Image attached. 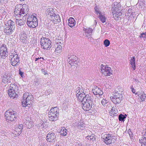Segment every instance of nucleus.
<instances>
[{"label":"nucleus","instance_id":"nucleus-1","mask_svg":"<svg viewBox=\"0 0 146 146\" xmlns=\"http://www.w3.org/2000/svg\"><path fill=\"white\" fill-rule=\"evenodd\" d=\"M28 11V7L27 5H24L22 6L21 4H18L15 6V14L16 16H24L27 15Z\"/></svg>","mask_w":146,"mask_h":146},{"label":"nucleus","instance_id":"nucleus-2","mask_svg":"<svg viewBox=\"0 0 146 146\" xmlns=\"http://www.w3.org/2000/svg\"><path fill=\"white\" fill-rule=\"evenodd\" d=\"M15 23L11 20L5 23L4 27V32L7 35H11L15 28Z\"/></svg>","mask_w":146,"mask_h":146},{"label":"nucleus","instance_id":"nucleus-3","mask_svg":"<svg viewBox=\"0 0 146 146\" xmlns=\"http://www.w3.org/2000/svg\"><path fill=\"white\" fill-rule=\"evenodd\" d=\"M48 116L50 121H54L57 120L59 116L58 108L55 107L51 108L49 112Z\"/></svg>","mask_w":146,"mask_h":146},{"label":"nucleus","instance_id":"nucleus-4","mask_svg":"<svg viewBox=\"0 0 146 146\" xmlns=\"http://www.w3.org/2000/svg\"><path fill=\"white\" fill-rule=\"evenodd\" d=\"M22 103L23 107H26L31 104L33 102V97L32 95H29L28 92H25L23 96Z\"/></svg>","mask_w":146,"mask_h":146},{"label":"nucleus","instance_id":"nucleus-5","mask_svg":"<svg viewBox=\"0 0 146 146\" xmlns=\"http://www.w3.org/2000/svg\"><path fill=\"white\" fill-rule=\"evenodd\" d=\"M8 94L10 98H14L18 96V89L17 86L11 84L8 90Z\"/></svg>","mask_w":146,"mask_h":146},{"label":"nucleus","instance_id":"nucleus-6","mask_svg":"<svg viewBox=\"0 0 146 146\" xmlns=\"http://www.w3.org/2000/svg\"><path fill=\"white\" fill-rule=\"evenodd\" d=\"M27 23L29 27L34 28L38 25L37 19L34 15H30L27 18Z\"/></svg>","mask_w":146,"mask_h":146},{"label":"nucleus","instance_id":"nucleus-7","mask_svg":"<svg viewBox=\"0 0 146 146\" xmlns=\"http://www.w3.org/2000/svg\"><path fill=\"white\" fill-rule=\"evenodd\" d=\"M76 96L78 97V101L83 103V102H85L87 101V99L89 98L90 95L89 94H87L84 96V94H83L82 92L80 91V87H78L76 89Z\"/></svg>","mask_w":146,"mask_h":146},{"label":"nucleus","instance_id":"nucleus-8","mask_svg":"<svg viewBox=\"0 0 146 146\" xmlns=\"http://www.w3.org/2000/svg\"><path fill=\"white\" fill-rule=\"evenodd\" d=\"M40 43L42 47L44 49L49 50L51 47V42L49 38L42 37Z\"/></svg>","mask_w":146,"mask_h":146},{"label":"nucleus","instance_id":"nucleus-9","mask_svg":"<svg viewBox=\"0 0 146 146\" xmlns=\"http://www.w3.org/2000/svg\"><path fill=\"white\" fill-rule=\"evenodd\" d=\"M17 114L15 111L12 110H9L5 113L6 120L11 121H14L16 119Z\"/></svg>","mask_w":146,"mask_h":146},{"label":"nucleus","instance_id":"nucleus-10","mask_svg":"<svg viewBox=\"0 0 146 146\" xmlns=\"http://www.w3.org/2000/svg\"><path fill=\"white\" fill-rule=\"evenodd\" d=\"M88 100L86 102H83L82 104V108L83 110L86 111L90 110L92 108V104L93 99L91 96L87 99Z\"/></svg>","mask_w":146,"mask_h":146},{"label":"nucleus","instance_id":"nucleus-11","mask_svg":"<svg viewBox=\"0 0 146 146\" xmlns=\"http://www.w3.org/2000/svg\"><path fill=\"white\" fill-rule=\"evenodd\" d=\"M101 72L105 76H109L112 75V70L111 68L107 65L101 64L100 66Z\"/></svg>","mask_w":146,"mask_h":146},{"label":"nucleus","instance_id":"nucleus-12","mask_svg":"<svg viewBox=\"0 0 146 146\" xmlns=\"http://www.w3.org/2000/svg\"><path fill=\"white\" fill-rule=\"evenodd\" d=\"M10 58H11V65L14 66L19 65L20 64L19 57L17 54L11 53Z\"/></svg>","mask_w":146,"mask_h":146},{"label":"nucleus","instance_id":"nucleus-13","mask_svg":"<svg viewBox=\"0 0 146 146\" xmlns=\"http://www.w3.org/2000/svg\"><path fill=\"white\" fill-rule=\"evenodd\" d=\"M16 21V24L17 27H23L25 24L26 19V15L24 16H15Z\"/></svg>","mask_w":146,"mask_h":146},{"label":"nucleus","instance_id":"nucleus-14","mask_svg":"<svg viewBox=\"0 0 146 146\" xmlns=\"http://www.w3.org/2000/svg\"><path fill=\"white\" fill-rule=\"evenodd\" d=\"M8 56L7 47L5 44L0 46V56L2 58H4Z\"/></svg>","mask_w":146,"mask_h":146},{"label":"nucleus","instance_id":"nucleus-15","mask_svg":"<svg viewBox=\"0 0 146 146\" xmlns=\"http://www.w3.org/2000/svg\"><path fill=\"white\" fill-rule=\"evenodd\" d=\"M92 91L97 97H99L103 94V92L97 86H95L92 89Z\"/></svg>","mask_w":146,"mask_h":146},{"label":"nucleus","instance_id":"nucleus-16","mask_svg":"<svg viewBox=\"0 0 146 146\" xmlns=\"http://www.w3.org/2000/svg\"><path fill=\"white\" fill-rule=\"evenodd\" d=\"M104 141L106 144H110L112 142V138L110 134H106L102 137Z\"/></svg>","mask_w":146,"mask_h":146},{"label":"nucleus","instance_id":"nucleus-17","mask_svg":"<svg viewBox=\"0 0 146 146\" xmlns=\"http://www.w3.org/2000/svg\"><path fill=\"white\" fill-rule=\"evenodd\" d=\"M54 10L52 8H50L47 9L46 11V15L47 18L50 20L52 19V18H53V16L55 15Z\"/></svg>","mask_w":146,"mask_h":146},{"label":"nucleus","instance_id":"nucleus-18","mask_svg":"<svg viewBox=\"0 0 146 146\" xmlns=\"http://www.w3.org/2000/svg\"><path fill=\"white\" fill-rule=\"evenodd\" d=\"M77 57L73 55L71 56H68V58L67 59V61L71 65L74 64L77 65Z\"/></svg>","mask_w":146,"mask_h":146},{"label":"nucleus","instance_id":"nucleus-19","mask_svg":"<svg viewBox=\"0 0 146 146\" xmlns=\"http://www.w3.org/2000/svg\"><path fill=\"white\" fill-rule=\"evenodd\" d=\"M47 141L49 142H53L56 138V136L55 133H53L49 132L47 135L46 137Z\"/></svg>","mask_w":146,"mask_h":146},{"label":"nucleus","instance_id":"nucleus-20","mask_svg":"<svg viewBox=\"0 0 146 146\" xmlns=\"http://www.w3.org/2000/svg\"><path fill=\"white\" fill-rule=\"evenodd\" d=\"M83 31H84V35L87 36L88 38H90L91 37L93 29L90 28H84Z\"/></svg>","mask_w":146,"mask_h":146},{"label":"nucleus","instance_id":"nucleus-21","mask_svg":"<svg viewBox=\"0 0 146 146\" xmlns=\"http://www.w3.org/2000/svg\"><path fill=\"white\" fill-rule=\"evenodd\" d=\"M120 5L118 4H117L116 5L114 4V5L112 7V13L113 15L117 13V12H119L120 10Z\"/></svg>","mask_w":146,"mask_h":146},{"label":"nucleus","instance_id":"nucleus-22","mask_svg":"<svg viewBox=\"0 0 146 146\" xmlns=\"http://www.w3.org/2000/svg\"><path fill=\"white\" fill-rule=\"evenodd\" d=\"M55 47L56 48L54 51L55 53L58 54L61 52L62 46L60 44L57 43L55 45Z\"/></svg>","mask_w":146,"mask_h":146},{"label":"nucleus","instance_id":"nucleus-23","mask_svg":"<svg viewBox=\"0 0 146 146\" xmlns=\"http://www.w3.org/2000/svg\"><path fill=\"white\" fill-rule=\"evenodd\" d=\"M68 21V25L70 27H72L75 25L76 24V22L74 18L72 17H70L69 18Z\"/></svg>","mask_w":146,"mask_h":146},{"label":"nucleus","instance_id":"nucleus-24","mask_svg":"<svg viewBox=\"0 0 146 146\" xmlns=\"http://www.w3.org/2000/svg\"><path fill=\"white\" fill-rule=\"evenodd\" d=\"M9 78L10 77L8 74H4L3 76L1 77V82L5 84L7 83Z\"/></svg>","mask_w":146,"mask_h":146},{"label":"nucleus","instance_id":"nucleus-25","mask_svg":"<svg viewBox=\"0 0 146 146\" xmlns=\"http://www.w3.org/2000/svg\"><path fill=\"white\" fill-rule=\"evenodd\" d=\"M50 20L53 21L54 23H57L60 21V19L59 15L55 14L53 16V18H52V19H50Z\"/></svg>","mask_w":146,"mask_h":146},{"label":"nucleus","instance_id":"nucleus-26","mask_svg":"<svg viewBox=\"0 0 146 146\" xmlns=\"http://www.w3.org/2000/svg\"><path fill=\"white\" fill-rule=\"evenodd\" d=\"M130 63L131 65V67L133 68V70H135L136 68L135 56H133L132 58L131 57V59L130 60Z\"/></svg>","mask_w":146,"mask_h":146},{"label":"nucleus","instance_id":"nucleus-27","mask_svg":"<svg viewBox=\"0 0 146 146\" xmlns=\"http://www.w3.org/2000/svg\"><path fill=\"white\" fill-rule=\"evenodd\" d=\"M23 129V125L20 124L18 126H16L15 127V131L18 133V134H20L22 132Z\"/></svg>","mask_w":146,"mask_h":146},{"label":"nucleus","instance_id":"nucleus-28","mask_svg":"<svg viewBox=\"0 0 146 146\" xmlns=\"http://www.w3.org/2000/svg\"><path fill=\"white\" fill-rule=\"evenodd\" d=\"M139 142L141 144V146H146V136H143L139 139Z\"/></svg>","mask_w":146,"mask_h":146},{"label":"nucleus","instance_id":"nucleus-29","mask_svg":"<svg viewBox=\"0 0 146 146\" xmlns=\"http://www.w3.org/2000/svg\"><path fill=\"white\" fill-rule=\"evenodd\" d=\"M110 113L111 115L113 117L114 116H115L117 115L118 112L117 109H115L113 108H111L110 111Z\"/></svg>","mask_w":146,"mask_h":146},{"label":"nucleus","instance_id":"nucleus-30","mask_svg":"<svg viewBox=\"0 0 146 146\" xmlns=\"http://www.w3.org/2000/svg\"><path fill=\"white\" fill-rule=\"evenodd\" d=\"M112 101L115 104H119L122 100L121 98H112L111 99Z\"/></svg>","mask_w":146,"mask_h":146},{"label":"nucleus","instance_id":"nucleus-31","mask_svg":"<svg viewBox=\"0 0 146 146\" xmlns=\"http://www.w3.org/2000/svg\"><path fill=\"white\" fill-rule=\"evenodd\" d=\"M138 96L140 97L141 101H143L145 100L146 98V95L144 92H141V93Z\"/></svg>","mask_w":146,"mask_h":146},{"label":"nucleus","instance_id":"nucleus-32","mask_svg":"<svg viewBox=\"0 0 146 146\" xmlns=\"http://www.w3.org/2000/svg\"><path fill=\"white\" fill-rule=\"evenodd\" d=\"M67 131L65 128L63 127H61L60 132L61 135L65 136L66 135Z\"/></svg>","mask_w":146,"mask_h":146},{"label":"nucleus","instance_id":"nucleus-33","mask_svg":"<svg viewBox=\"0 0 146 146\" xmlns=\"http://www.w3.org/2000/svg\"><path fill=\"white\" fill-rule=\"evenodd\" d=\"M99 18L102 23H104L106 22V18L104 15H102L101 14H100V15H99Z\"/></svg>","mask_w":146,"mask_h":146},{"label":"nucleus","instance_id":"nucleus-34","mask_svg":"<svg viewBox=\"0 0 146 146\" xmlns=\"http://www.w3.org/2000/svg\"><path fill=\"white\" fill-rule=\"evenodd\" d=\"M127 116L126 114L123 115L122 114H120L119 116V121H124V119L126 118Z\"/></svg>","mask_w":146,"mask_h":146},{"label":"nucleus","instance_id":"nucleus-35","mask_svg":"<svg viewBox=\"0 0 146 146\" xmlns=\"http://www.w3.org/2000/svg\"><path fill=\"white\" fill-rule=\"evenodd\" d=\"M78 127L81 129H83L82 128L84 127L85 124L83 122L82 120H80L78 124Z\"/></svg>","mask_w":146,"mask_h":146},{"label":"nucleus","instance_id":"nucleus-36","mask_svg":"<svg viewBox=\"0 0 146 146\" xmlns=\"http://www.w3.org/2000/svg\"><path fill=\"white\" fill-rule=\"evenodd\" d=\"M26 125L27 126V127L29 129H30L34 125V123L33 122L31 121H28L26 123Z\"/></svg>","mask_w":146,"mask_h":146},{"label":"nucleus","instance_id":"nucleus-37","mask_svg":"<svg viewBox=\"0 0 146 146\" xmlns=\"http://www.w3.org/2000/svg\"><path fill=\"white\" fill-rule=\"evenodd\" d=\"M104 43L105 47H108L110 45V42L108 39H106L104 41Z\"/></svg>","mask_w":146,"mask_h":146},{"label":"nucleus","instance_id":"nucleus-38","mask_svg":"<svg viewBox=\"0 0 146 146\" xmlns=\"http://www.w3.org/2000/svg\"><path fill=\"white\" fill-rule=\"evenodd\" d=\"M86 138L87 139L91 140L92 141H94L95 140V136L93 135H92L90 136H87L86 137Z\"/></svg>","mask_w":146,"mask_h":146},{"label":"nucleus","instance_id":"nucleus-39","mask_svg":"<svg viewBox=\"0 0 146 146\" xmlns=\"http://www.w3.org/2000/svg\"><path fill=\"white\" fill-rule=\"evenodd\" d=\"M80 92H82V93L83 94H84V96H85L86 95H87V94H88V92H87V91H88L89 90L88 89H86V90H84L83 89H80Z\"/></svg>","mask_w":146,"mask_h":146},{"label":"nucleus","instance_id":"nucleus-40","mask_svg":"<svg viewBox=\"0 0 146 146\" xmlns=\"http://www.w3.org/2000/svg\"><path fill=\"white\" fill-rule=\"evenodd\" d=\"M26 36L24 34L22 35L20 38V40L21 42H25L26 40Z\"/></svg>","mask_w":146,"mask_h":146},{"label":"nucleus","instance_id":"nucleus-41","mask_svg":"<svg viewBox=\"0 0 146 146\" xmlns=\"http://www.w3.org/2000/svg\"><path fill=\"white\" fill-rule=\"evenodd\" d=\"M101 102L103 106H105L108 102L106 100L103 99L102 100Z\"/></svg>","mask_w":146,"mask_h":146},{"label":"nucleus","instance_id":"nucleus-42","mask_svg":"<svg viewBox=\"0 0 146 146\" xmlns=\"http://www.w3.org/2000/svg\"><path fill=\"white\" fill-rule=\"evenodd\" d=\"M94 9L96 12V14H99V15H100V14H101V13L100 12L99 10V9L97 7H95L94 8Z\"/></svg>","mask_w":146,"mask_h":146},{"label":"nucleus","instance_id":"nucleus-43","mask_svg":"<svg viewBox=\"0 0 146 146\" xmlns=\"http://www.w3.org/2000/svg\"><path fill=\"white\" fill-rule=\"evenodd\" d=\"M119 94H120L119 93L117 92H115L113 96V97L111 96V97H110V98L111 99V98H116V96H117Z\"/></svg>","mask_w":146,"mask_h":146},{"label":"nucleus","instance_id":"nucleus-44","mask_svg":"<svg viewBox=\"0 0 146 146\" xmlns=\"http://www.w3.org/2000/svg\"><path fill=\"white\" fill-rule=\"evenodd\" d=\"M145 36H146V33H143L141 34L139 36V37L140 38L141 37H145Z\"/></svg>","mask_w":146,"mask_h":146},{"label":"nucleus","instance_id":"nucleus-45","mask_svg":"<svg viewBox=\"0 0 146 146\" xmlns=\"http://www.w3.org/2000/svg\"><path fill=\"white\" fill-rule=\"evenodd\" d=\"M142 134L143 136H144V137L146 136V128L145 129L143 130Z\"/></svg>","mask_w":146,"mask_h":146},{"label":"nucleus","instance_id":"nucleus-46","mask_svg":"<svg viewBox=\"0 0 146 146\" xmlns=\"http://www.w3.org/2000/svg\"><path fill=\"white\" fill-rule=\"evenodd\" d=\"M19 74L22 77H23V76H24L23 75V72H22L20 70V69L19 70Z\"/></svg>","mask_w":146,"mask_h":146},{"label":"nucleus","instance_id":"nucleus-47","mask_svg":"<svg viewBox=\"0 0 146 146\" xmlns=\"http://www.w3.org/2000/svg\"><path fill=\"white\" fill-rule=\"evenodd\" d=\"M6 2V0H0V4H3Z\"/></svg>","mask_w":146,"mask_h":146},{"label":"nucleus","instance_id":"nucleus-48","mask_svg":"<svg viewBox=\"0 0 146 146\" xmlns=\"http://www.w3.org/2000/svg\"><path fill=\"white\" fill-rule=\"evenodd\" d=\"M133 86L131 87V90L132 92L133 93H135V90L134 89V88L133 87Z\"/></svg>","mask_w":146,"mask_h":146},{"label":"nucleus","instance_id":"nucleus-49","mask_svg":"<svg viewBox=\"0 0 146 146\" xmlns=\"http://www.w3.org/2000/svg\"><path fill=\"white\" fill-rule=\"evenodd\" d=\"M40 84V82L38 79H37L35 81V84L36 85H38Z\"/></svg>","mask_w":146,"mask_h":146},{"label":"nucleus","instance_id":"nucleus-50","mask_svg":"<svg viewBox=\"0 0 146 146\" xmlns=\"http://www.w3.org/2000/svg\"><path fill=\"white\" fill-rule=\"evenodd\" d=\"M116 98H121V99H122V95L121 94H120L119 95H118L117 96H116Z\"/></svg>","mask_w":146,"mask_h":146},{"label":"nucleus","instance_id":"nucleus-51","mask_svg":"<svg viewBox=\"0 0 146 146\" xmlns=\"http://www.w3.org/2000/svg\"><path fill=\"white\" fill-rule=\"evenodd\" d=\"M45 125V124L44 123H42V124H40V125H39V126H40V127H41L42 126V127H44V125Z\"/></svg>","mask_w":146,"mask_h":146},{"label":"nucleus","instance_id":"nucleus-52","mask_svg":"<svg viewBox=\"0 0 146 146\" xmlns=\"http://www.w3.org/2000/svg\"><path fill=\"white\" fill-rule=\"evenodd\" d=\"M43 59V58H41V57H40V58H35V61H36L38 60V59Z\"/></svg>","mask_w":146,"mask_h":146},{"label":"nucleus","instance_id":"nucleus-53","mask_svg":"<svg viewBox=\"0 0 146 146\" xmlns=\"http://www.w3.org/2000/svg\"><path fill=\"white\" fill-rule=\"evenodd\" d=\"M120 14H121V13L120 12H118V14H117V15H116V17L117 16V17H118L119 16H120Z\"/></svg>","mask_w":146,"mask_h":146},{"label":"nucleus","instance_id":"nucleus-54","mask_svg":"<svg viewBox=\"0 0 146 146\" xmlns=\"http://www.w3.org/2000/svg\"><path fill=\"white\" fill-rule=\"evenodd\" d=\"M128 132H128V133H129V135H130V137H131V135H131V133H129V132H131H131H130V131H128Z\"/></svg>","mask_w":146,"mask_h":146},{"label":"nucleus","instance_id":"nucleus-55","mask_svg":"<svg viewBox=\"0 0 146 146\" xmlns=\"http://www.w3.org/2000/svg\"><path fill=\"white\" fill-rule=\"evenodd\" d=\"M20 1H24L25 0H20Z\"/></svg>","mask_w":146,"mask_h":146},{"label":"nucleus","instance_id":"nucleus-56","mask_svg":"<svg viewBox=\"0 0 146 146\" xmlns=\"http://www.w3.org/2000/svg\"><path fill=\"white\" fill-rule=\"evenodd\" d=\"M46 74V73H44V74L45 75Z\"/></svg>","mask_w":146,"mask_h":146},{"label":"nucleus","instance_id":"nucleus-57","mask_svg":"<svg viewBox=\"0 0 146 146\" xmlns=\"http://www.w3.org/2000/svg\"><path fill=\"white\" fill-rule=\"evenodd\" d=\"M96 23H97V22H96Z\"/></svg>","mask_w":146,"mask_h":146}]
</instances>
